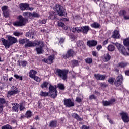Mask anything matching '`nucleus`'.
<instances>
[{
    "instance_id": "nucleus-21",
    "label": "nucleus",
    "mask_w": 129,
    "mask_h": 129,
    "mask_svg": "<svg viewBox=\"0 0 129 129\" xmlns=\"http://www.w3.org/2000/svg\"><path fill=\"white\" fill-rule=\"evenodd\" d=\"M25 47H35V46H37V41L32 43V42L27 40V42L25 44Z\"/></svg>"
},
{
    "instance_id": "nucleus-26",
    "label": "nucleus",
    "mask_w": 129,
    "mask_h": 129,
    "mask_svg": "<svg viewBox=\"0 0 129 129\" xmlns=\"http://www.w3.org/2000/svg\"><path fill=\"white\" fill-rule=\"evenodd\" d=\"M13 107H12L13 111H15L16 112H18L19 110V105L17 104H13Z\"/></svg>"
},
{
    "instance_id": "nucleus-46",
    "label": "nucleus",
    "mask_w": 129,
    "mask_h": 129,
    "mask_svg": "<svg viewBox=\"0 0 129 129\" xmlns=\"http://www.w3.org/2000/svg\"><path fill=\"white\" fill-rule=\"evenodd\" d=\"M20 66H26L27 65V61H21L19 63Z\"/></svg>"
},
{
    "instance_id": "nucleus-48",
    "label": "nucleus",
    "mask_w": 129,
    "mask_h": 129,
    "mask_svg": "<svg viewBox=\"0 0 129 129\" xmlns=\"http://www.w3.org/2000/svg\"><path fill=\"white\" fill-rule=\"evenodd\" d=\"M100 86L101 87H107V85L104 83H100Z\"/></svg>"
},
{
    "instance_id": "nucleus-37",
    "label": "nucleus",
    "mask_w": 129,
    "mask_h": 129,
    "mask_svg": "<svg viewBox=\"0 0 129 129\" xmlns=\"http://www.w3.org/2000/svg\"><path fill=\"white\" fill-rule=\"evenodd\" d=\"M32 79H34V80L36 81V82H40L41 81V78H40V77L37 76L34 77V78H33Z\"/></svg>"
},
{
    "instance_id": "nucleus-23",
    "label": "nucleus",
    "mask_w": 129,
    "mask_h": 129,
    "mask_svg": "<svg viewBox=\"0 0 129 129\" xmlns=\"http://www.w3.org/2000/svg\"><path fill=\"white\" fill-rule=\"evenodd\" d=\"M127 65H128V63L125 62H121L117 64V67H120V68H124V67H126Z\"/></svg>"
},
{
    "instance_id": "nucleus-19",
    "label": "nucleus",
    "mask_w": 129,
    "mask_h": 129,
    "mask_svg": "<svg viewBox=\"0 0 129 129\" xmlns=\"http://www.w3.org/2000/svg\"><path fill=\"white\" fill-rule=\"evenodd\" d=\"M87 45L89 47H94V46L97 45V42L95 40L89 41L87 42Z\"/></svg>"
},
{
    "instance_id": "nucleus-14",
    "label": "nucleus",
    "mask_w": 129,
    "mask_h": 129,
    "mask_svg": "<svg viewBox=\"0 0 129 129\" xmlns=\"http://www.w3.org/2000/svg\"><path fill=\"white\" fill-rule=\"evenodd\" d=\"M43 61L46 64H52L54 62V55H51L48 59H44Z\"/></svg>"
},
{
    "instance_id": "nucleus-61",
    "label": "nucleus",
    "mask_w": 129,
    "mask_h": 129,
    "mask_svg": "<svg viewBox=\"0 0 129 129\" xmlns=\"http://www.w3.org/2000/svg\"><path fill=\"white\" fill-rule=\"evenodd\" d=\"M124 18L125 20H129V16H124Z\"/></svg>"
},
{
    "instance_id": "nucleus-64",
    "label": "nucleus",
    "mask_w": 129,
    "mask_h": 129,
    "mask_svg": "<svg viewBox=\"0 0 129 129\" xmlns=\"http://www.w3.org/2000/svg\"><path fill=\"white\" fill-rule=\"evenodd\" d=\"M62 21H63L64 22H67V21H68V19L66 18H63L62 19Z\"/></svg>"
},
{
    "instance_id": "nucleus-10",
    "label": "nucleus",
    "mask_w": 129,
    "mask_h": 129,
    "mask_svg": "<svg viewBox=\"0 0 129 129\" xmlns=\"http://www.w3.org/2000/svg\"><path fill=\"white\" fill-rule=\"evenodd\" d=\"M1 41L2 42L3 45L5 46V48L7 49H9V48L12 46L9 40H7L4 38H2Z\"/></svg>"
},
{
    "instance_id": "nucleus-4",
    "label": "nucleus",
    "mask_w": 129,
    "mask_h": 129,
    "mask_svg": "<svg viewBox=\"0 0 129 129\" xmlns=\"http://www.w3.org/2000/svg\"><path fill=\"white\" fill-rule=\"evenodd\" d=\"M53 9L59 16H63L65 13L63 11V7L59 4H56Z\"/></svg>"
},
{
    "instance_id": "nucleus-32",
    "label": "nucleus",
    "mask_w": 129,
    "mask_h": 129,
    "mask_svg": "<svg viewBox=\"0 0 129 129\" xmlns=\"http://www.w3.org/2000/svg\"><path fill=\"white\" fill-rule=\"evenodd\" d=\"M123 44L126 47H129V38L124 39Z\"/></svg>"
},
{
    "instance_id": "nucleus-45",
    "label": "nucleus",
    "mask_w": 129,
    "mask_h": 129,
    "mask_svg": "<svg viewBox=\"0 0 129 129\" xmlns=\"http://www.w3.org/2000/svg\"><path fill=\"white\" fill-rule=\"evenodd\" d=\"M58 26L59 27H61L62 28H64V27H65V24H64V23H63L61 22H58Z\"/></svg>"
},
{
    "instance_id": "nucleus-16",
    "label": "nucleus",
    "mask_w": 129,
    "mask_h": 129,
    "mask_svg": "<svg viewBox=\"0 0 129 129\" xmlns=\"http://www.w3.org/2000/svg\"><path fill=\"white\" fill-rule=\"evenodd\" d=\"M80 32H82L84 34H87L88 31H89V26H84L80 27Z\"/></svg>"
},
{
    "instance_id": "nucleus-40",
    "label": "nucleus",
    "mask_w": 129,
    "mask_h": 129,
    "mask_svg": "<svg viewBox=\"0 0 129 129\" xmlns=\"http://www.w3.org/2000/svg\"><path fill=\"white\" fill-rule=\"evenodd\" d=\"M14 77H15L16 79H19V80H23V76H20L18 75H14Z\"/></svg>"
},
{
    "instance_id": "nucleus-51",
    "label": "nucleus",
    "mask_w": 129,
    "mask_h": 129,
    "mask_svg": "<svg viewBox=\"0 0 129 129\" xmlns=\"http://www.w3.org/2000/svg\"><path fill=\"white\" fill-rule=\"evenodd\" d=\"M5 102H6V100H5V99H3V98H0V103H5Z\"/></svg>"
},
{
    "instance_id": "nucleus-35",
    "label": "nucleus",
    "mask_w": 129,
    "mask_h": 129,
    "mask_svg": "<svg viewBox=\"0 0 129 129\" xmlns=\"http://www.w3.org/2000/svg\"><path fill=\"white\" fill-rule=\"evenodd\" d=\"M47 86H48V82H43V83L41 85V87L42 88H47Z\"/></svg>"
},
{
    "instance_id": "nucleus-41",
    "label": "nucleus",
    "mask_w": 129,
    "mask_h": 129,
    "mask_svg": "<svg viewBox=\"0 0 129 129\" xmlns=\"http://www.w3.org/2000/svg\"><path fill=\"white\" fill-rule=\"evenodd\" d=\"M2 129H12V126H10V125H6L2 127Z\"/></svg>"
},
{
    "instance_id": "nucleus-43",
    "label": "nucleus",
    "mask_w": 129,
    "mask_h": 129,
    "mask_svg": "<svg viewBox=\"0 0 129 129\" xmlns=\"http://www.w3.org/2000/svg\"><path fill=\"white\" fill-rule=\"evenodd\" d=\"M86 62H87L88 64H90V63H92V59L91 58H86L85 59Z\"/></svg>"
},
{
    "instance_id": "nucleus-8",
    "label": "nucleus",
    "mask_w": 129,
    "mask_h": 129,
    "mask_svg": "<svg viewBox=\"0 0 129 129\" xmlns=\"http://www.w3.org/2000/svg\"><path fill=\"white\" fill-rule=\"evenodd\" d=\"M20 93L19 89L17 88L15 86H13L12 88V90L8 92V94L9 95H14V94H18Z\"/></svg>"
},
{
    "instance_id": "nucleus-33",
    "label": "nucleus",
    "mask_w": 129,
    "mask_h": 129,
    "mask_svg": "<svg viewBox=\"0 0 129 129\" xmlns=\"http://www.w3.org/2000/svg\"><path fill=\"white\" fill-rule=\"evenodd\" d=\"M99 24L96 22H95L94 23H92V24H91V27H92V28H99Z\"/></svg>"
},
{
    "instance_id": "nucleus-22",
    "label": "nucleus",
    "mask_w": 129,
    "mask_h": 129,
    "mask_svg": "<svg viewBox=\"0 0 129 129\" xmlns=\"http://www.w3.org/2000/svg\"><path fill=\"white\" fill-rule=\"evenodd\" d=\"M28 74L29 77H30V78L33 79L34 78V77H35V76H36V74H37V71L33 70H31L30 71Z\"/></svg>"
},
{
    "instance_id": "nucleus-25",
    "label": "nucleus",
    "mask_w": 129,
    "mask_h": 129,
    "mask_svg": "<svg viewBox=\"0 0 129 129\" xmlns=\"http://www.w3.org/2000/svg\"><path fill=\"white\" fill-rule=\"evenodd\" d=\"M111 58V57H110V55H109V54H105L103 56V61H104V62H107L110 60Z\"/></svg>"
},
{
    "instance_id": "nucleus-5",
    "label": "nucleus",
    "mask_w": 129,
    "mask_h": 129,
    "mask_svg": "<svg viewBox=\"0 0 129 129\" xmlns=\"http://www.w3.org/2000/svg\"><path fill=\"white\" fill-rule=\"evenodd\" d=\"M37 42V44L38 46H40V47H37L36 49V51L37 53V54H43L44 53V50H43V47H44V43L43 42L41 41H36Z\"/></svg>"
},
{
    "instance_id": "nucleus-20",
    "label": "nucleus",
    "mask_w": 129,
    "mask_h": 129,
    "mask_svg": "<svg viewBox=\"0 0 129 129\" xmlns=\"http://www.w3.org/2000/svg\"><path fill=\"white\" fill-rule=\"evenodd\" d=\"M112 38H113V39H119V38H120L119 31L115 30L114 33L112 35Z\"/></svg>"
},
{
    "instance_id": "nucleus-39",
    "label": "nucleus",
    "mask_w": 129,
    "mask_h": 129,
    "mask_svg": "<svg viewBox=\"0 0 129 129\" xmlns=\"http://www.w3.org/2000/svg\"><path fill=\"white\" fill-rule=\"evenodd\" d=\"M27 42V40L26 39H20L19 43L21 44H25Z\"/></svg>"
},
{
    "instance_id": "nucleus-59",
    "label": "nucleus",
    "mask_w": 129,
    "mask_h": 129,
    "mask_svg": "<svg viewBox=\"0 0 129 129\" xmlns=\"http://www.w3.org/2000/svg\"><path fill=\"white\" fill-rule=\"evenodd\" d=\"M76 101H77L78 102H81V99H80L79 97H77V98H76Z\"/></svg>"
},
{
    "instance_id": "nucleus-31",
    "label": "nucleus",
    "mask_w": 129,
    "mask_h": 129,
    "mask_svg": "<svg viewBox=\"0 0 129 129\" xmlns=\"http://www.w3.org/2000/svg\"><path fill=\"white\" fill-rule=\"evenodd\" d=\"M32 17L34 18H39V17H40V15L36 12H34L33 13H31L30 19H32Z\"/></svg>"
},
{
    "instance_id": "nucleus-58",
    "label": "nucleus",
    "mask_w": 129,
    "mask_h": 129,
    "mask_svg": "<svg viewBox=\"0 0 129 129\" xmlns=\"http://www.w3.org/2000/svg\"><path fill=\"white\" fill-rule=\"evenodd\" d=\"M102 48V46H101V45H98L97 47V49L98 50V51H99V50H100V49H101Z\"/></svg>"
},
{
    "instance_id": "nucleus-27",
    "label": "nucleus",
    "mask_w": 129,
    "mask_h": 129,
    "mask_svg": "<svg viewBox=\"0 0 129 129\" xmlns=\"http://www.w3.org/2000/svg\"><path fill=\"white\" fill-rule=\"evenodd\" d=\"M72 32L75 33H79L80 32V27H72Z\"/></svg>"
},
{
    "instance_id": "nucleus-12",
    "label": "nucleus",
    "mask_w": 129,
    "mask_h": 129,
    "mask_svg": "<svg viewBox=\"0 0 129 129\" xmlns=\"http://www.w3.org/2000/svg\"><path fill=\"white\" fill-rule=\"evenodd\" d=\"M7 38L10 43V45H13V44H16L17 43V38L12 37L10 35H7Z\"/></svg>"
},
{
    "instance_id": "nucleus-30",
    "label": "nucleus",
    "mask_w": 129,
    "mask_h": 129,
    "mask_svg": "<svg viewBox=\"0 0 129 129\" xmlns=\"http://www.w3.org/2000/svg\"><path fill=\"white\" fill-rule=\"evenodd\" d=\"M57 122L56 121H52L50 123V126H51V127H56L57 126Z\"/></svg>"
},
{
    "instance_id": "nucleus-7",
    "label": "nucleus",
    "mask_w": 129,
    "mask_h": 129,
    "mask_svg": "<svg viewBox=\"0 0 129 129\" xmlns=\"http://www.w3.org/2000/svg\"><path fill=\"white\" fill-rule=\"evenodd\" d=\"M121 118L124 122H128L129 117L128 114L124 112H122L120 114Z\"/></svg>"
},
{
    "instance_id": "nucleus-11",
    "label": "nucleus",
    "mask_w": 129,
    "mask_h": 129,
    "mask_svg": "<svg viewBox=\"0 0 129 129\" xmlns=\"http://www.w3.org/2000/svg\"><path fill=\"white\" fill-rule=\"evenodd\" d=\"M64 105L66 107H71V106H74V103L71 101L70 99H64Z\"/></svg>"
},
{
    "instance_id": "nucleus-34",
    "label": "nucleus",
    "mask_w": 129,
    "mask_h": 129,
    "mask_svg": "<svg viewBox=\"0 0 129 129\" xmlns=\"http://www.w3.org/2000/svg\"><path fill=\"white\" fill-rule=\"evenodd\" d=\"M31 13L30 12H24L23 13V16L25 17V18H29L31 19Z\"/></svg>"
},
{
    "instance_id": "nucleus-2",
    "label": "nucleus",
    "mask_w": 129,
    "mask_h": 129,
    "mask_svg": "<svg viewBox=\"0 0 129 129\" xmlns=\"http://www.w3.org/2000/svg\"><path fill=\"white\" fill-rule=\"evenodd\" d=\"M18 20L19 21L13 23L14 26L22 27L25 26L28 23V20L23 18L21 15L18 16Z\"/></svg>"
},
{
    "instance_id": "nucleus-54",
    "label": "nucleus",
    "mask_w": 129,
    "mask_h": 129,
    "mask_svg": "<svg viewBox=\"0 0 129 129\" xmlns=\"http://www.w3.org/2000/svg\"><path fill=\"white\" fill-rule=\"evenodd\" d=\"M107 44H108V40H105L103 42V45H104V46L107 45Z\"/></svg>"
},
{
    "instance_id": "nucleus-36",
    "label": "nucleus",
    "mask_w": 129,
    "mask_h": 129,
    "mask_svg": "<svg viewBox=\"0 0 129 129\" xmlns=\"http://www.w3.org/2000/svg\"><path fill=\"white\" fill-rule=\"evenodd\" d=\"M26 116L27 117V118L31 117V116H32V112L30 111H27L26 113Z\"/></svg>"
},
{
    "instance_id": "nucleus-15",
    "label": "nucleus",
    "mask_w": 129,
    "mask_h": 129,
    "mask_svg": "<svg viewBox=\"0 0 129 129\" xmlns=\"http://www.w3.org/2000/svg\"><path fill=\"white\" fill-rule=\"evenodd\" d=\"M115 101V100L114 99H113L109 101H103L102 103L104 106H108V105H111V104H113Z\"/></svg>"
},
{
    "instance_id": "nucleus-17",
    "label": "nucleus",
    "mask_w": 129,
    "mask_h": 129,
    "mask_svg": "<svg viewBox=\"0 0 129 129\" xmlns=\"http://www.w3.org/2000/svg\"><path fill=\"white\" fill-rule=\"evenodd\" d=\"M74 55V51L72 50H70L68 51L66 55L63 56V58L64 59H68L69 58H70V57H72Z\"/></svg>"
},
{
    "instance_id": "nucleus-13",
    "label": "nucleus",
    "mask_w": 129,
    "mask_h": 129,
    "mask_svg": "<svg viewBox=\"0 0 129 129\" xmlns=\"http://www.w3.org/2000/svg\"><path fill=\"white\" fill-rule=\"evenodd\" d=\"M8 6H4L2 7V10L3 12V15L4 17H9V10H8Z\"/></svg>"
},
{
    "instance_id": "nucleus-9",
    "label": "nucleus",
    "mask_w": 129,
    "mask_h": 129,
    "mask_svg": "<svg viewBox=\"0 0 129 129\" xmlns=\"http://www.w3.org/2000/svg\"><path fill=\"white\" fill-rule=\"evenodd\" d=\"M122 84V75H119L116 79L115 84L116 86H120Z\"/></svg>"
},
{
    "instance_id": "nucleus-28",
    "label": "nucleus",
    "mask_w": 129,
    "mask_h": 129,
    "mask_svg": "<svg viewBox=\"0 0 129 129\" xmlns=\"http://www.w3.org/2000/svg\"><path fill=\"white\" fill-rule=\"evenodd\" d=\"M72 116L73 117H74L75 118H76V119H77V120H80V121L82 120V118H80V117H79V116L77 115V114L76 113H73Z\"/></svg>"
},
{
    "instance_id": "nucleus-53",
    "label": "nucleus",
    "mask_w": 129,
    "mask_h": 129,
    "mask_svg": "<svg viewBox=\"0 0 129 129\" xmlns=\"http://www.w3.org/2000/svg\"><path fill=\"white\" fill-rule=\"evenodd\" d=\"M92 55L94 57H96V56H97V52L96 51H92Z\"/></svg>"
},
{
    "instance_id": "nucleus-38",
    "label": "nucleus",
    "mask_w": 129,
    "mask_h": 129,
    "mask_svg": "<svg viewBox=\"0 0 129 129\" xmlns=\"http://www.w3.org/2000/svg\"><path fill=\"white\" fill-rule=\"evenodd\" d=\"M72 67H74V66H77V65H78V61L73 60L72 62Z\"/></svg>"
},
{
    "instance_id": "nucleus-18",
    "label": "nucleus",
    "mask_w": 129,
    "mask_h": 129,
    "mask_svg": "<svg viewBox=\"0 0 129 129\" xmlns=\"http://www.w3.org/2000/svg\"><path fill=\"white\" fill-rule=\"evenodd\" d=\"M19 7L22 11H25V10H29V5L26 3L20 4Z\"/></svg>"
},
{
    "instance_id": "nucleus-24",
    "label": "nucleus",
    "mask_w": 129,
    "mask_h": 129,
    "mask_svg": "<svg viewBox=\"0 0 129 129\" xmlns=\"http://www.w3.org/2000/svg\"><path fill=\"white\" fill-rule=\"evenodd\" d=\"M94 76L97 80H103L105 78V76L102 75L95 74Z\"/></svg>"
},
{
    "instance_id": "nucleus-52",
    "label": "nucleus",
    "mask_w": 129,
    "mask_h": 129,
    "mask_svg": "<svg viewBox=\"0 0 129 129\" xmlns=\"http://www.w3.org/2000/svg\"><path fill=\"white\" fill-rule=\"evenodd\" d=\"M90 99H95L96 98V97L94 96L93 95H91L89 97Z\"/></svg>"
},
{
    "instance_id": "nucleus-47",
    "label": "nucleus",
    "mask_w": 129,
    "mask_h": 129,
    "mask_svg": "<svg viewBox=\"0 0 129 129\" xmlns=\"http://www.w3.org/2000/svg\"><path fill=\"white\" fill-rule=\"evenodd\" d=\"M13 35L16 36H21L22 35V33L18 32H14L13 33Z\"/></svg>"
},
{
    "instance_id": "nucleus-49",
    "label": "nucleus",
    "mask_w": 129,
    "mask_h": 129,
    "mask_svg": "<svg viewBox=\"0 0 129 129\" xmlns=\"http://www.w3.org/2000/svg\"><path fill=\"white\" fill-rule=\"evenodd\" d=\"M113 78H110L108 80V82L110 83V84H112L114 82Z\"/></svg>"
},
{
    "instance_id": "nucleus-63",
    "label": "nucleus",
    "mask_w": 129,
    "mask_h": 129,
    "mask_svg": "<svg viewBox=\"0 0 129 129\" xmlns=\"http://www.w3.org/2000/svg\"><path fill=\"white\" fill-rule=\"evenodd\" d=\"M46 20H42V21H41V23H42V24H45V23H46Z\"/></svg>"
},
{
    "instance_id": "nucleus-56",
    "label": "nucleus",
    "mask_w": 129,
    "mask_h": 129,
    "mask_svg": "<svg viewBox=\"0 0 129 129\" xmlns=\"http://www.w3.org/2000/svg\"><path fill=\"white\" fill-rule=\"evenodd\" d=\"M20 110L22 111L24 110V108H25V107H24V106H23V105H20Z\"/></svg>"
},
{
    "instance_id": "nucleus-50",
    "label": "nucleus",
    "mask_w": 129,
    "mask_h": 129,
    "mask_svg": "<svg viewBox=\"0 0 129 129\" xmlns=\"http://www.w3.org/2000/svg\"><path fill=\"white\" fill-rule=\"evenodd\" d=\"M119 14L120 16H121L122 15H124L125 14V11L122 10V11H120Z\"/></svg>"
},
{
    "instance_id": "nucleus-55",
    "label": "nucleus",
    "mask_w": 129,
    "mask_h": 129,
    "mask_svg": "<svg viewBox=\"0 0 129 129\" xmlns=\"http://www.w3.org/2000/svg\"><path fill=\"white\" fill-rule=\"evenodd\" d=\"M64 41H65V40L64 39V38H60V40H59V43L60 44H62V43H64Z\"/></svg>"
},
{
    "instance_id": "nucleus-62",
    "label": "nucleus",
    "mask_w": 129,
    "mask_h": 129,
    "mask_svg": "<svg viewBox=\"0 0 129 129\" xmlns=\"http://www.w3.org/2000/svg\"><path fill=\"white\" fill-rule=\"evenodd\" d=\"M125 73L126 75L129 76V71H126Z\"/></svg>"
},
{
    "instance_id": "nucleus-42",
    "label": "nucleus",
    "mask_w": 129,
    "mask_h": 129,
    "mask_svg": "<svg viewBox=\"0 0 129 129\" xmlns=\"http://www.w3.org/2000/svg\"><path fill=\"white\" fill-rule=\"evenodd\" d=\"M78 47H81V46H83L84 45V43H83L82 41H78L77 44Z\"/></svg>"
},
{
    "instance_id": "nucleus-29",
    "label": "nucleus",
    "mask_w": 129,
    "mask_h": 129,
    "mask_svg": "<svg viewBox=\"0 0 129 129\" xmlns=\"http://www.w3.org/2000/svg\"><path fill=\"white\" fill-rule=\"evenodd\" d=\"M108 50L110 51V52H112L115 50V47L113 45H109L108 46Z\"/></svg>"
},
{
    "instance_id": "nucleus-57",
    "label": "nucleus",
    "mask_w": 129,
    "mask_h": 129,
    "mask_svg": "<svg viewBox=\"0 0 129 129\" xmlns=\"http://www.w3.org/2000/svg\"><path fill=\"white\" fill-rule=\"evenodd\" d=\"M26 36H27V37H30V38H31V37H32V38H33L32 35L30 34V32L27 33H26Z\"/></svg>"
},
{
    "instance_id": "nucleus-44",
    "label": "nucleus",
    "mask_w": 129,
    "mask_h": 129,
    "mask_svg": "<svg viewBox=\"0 0 129 129\" xmlns=\"http://www.w3.org/2000/svg\"><path fill=\"white\" fill-rule=\"evenodd\" d=\"M58 88H59V89H65V87L64 86V85L62 84H59L58 85Z\"/></svg>"
},
{
    "instance_id": "nucleus-1",
    "label": "nucleus",
    "mask_w": 129,
    "mask_h": 129,
    "mask_svg": "<svg viewBox=\"0 0 129 129\" xmlns=\"http://www.w3.org/2000/svg\"><path fill=\"white\" fill-rule=\"evenodd\" d=\"M57 87L56 86H53L52 85H50L49 87V92H43V91H41L40 95L41 96H51V97H53V98H55V97H57V90H56Z\"/></svg>"
},
{
    "instance_id": "nucleus-6",
    "label": "nucleus",
    "mask_w": 129,
    "mask_h": 129,
    "mask_svg": "<svg viewBox=\"0 0 129 129\" xmlns=\"http://www.w3.org/2000/svg\"><path fill=\"white\" fill-rule=\"evenodd\" d=\"M58 76H60L63 80H67V73L68 72L67 71H62L58 70L57 71Z\"/></svg>"
},
{
    "instance_id": "nucleus-3",
    "label": "nucleus",
    "mask_w": 129,
    "mask_h": 129,
    "mask_svg": "<svg viewBox=\"0 0 129 129\" xmlns=\"http://www.w3.org/2000/svg\"><path fill=\"white\" fill-rule=\"evenodd\" d=\"M115 45L117 47L120 53H121V54L124 55V56H127V55H128V53L126 52V50H125V48L123 45L118 43H115Z\"/></svg>"
},
{
    "instance_id": "nucleus-60",
    "label": "nucleus",
    "mask_w": 129,
    "mask_h": 129,
    "mask_svg": "<svg viewBox=\"0 0 129 129\" xmlns=\"http://www.w3.org/2000/svg\"><path fill=\"white\" fill-rule=\"evenodd\" d=\"M88 128H89V127H87L85 125H83L82 127V129H88Z\"/></svg>"
}]
</instances>
